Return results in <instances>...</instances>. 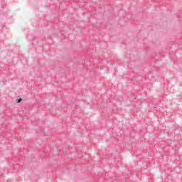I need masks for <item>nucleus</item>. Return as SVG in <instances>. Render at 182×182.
Segmentation results:
<instances>
[{
  "mask_svg": "<svg viewBox=\"0 0 182 182\" xmlns=\"http://www.w3.org/2000/svg\"><path fill=\"white\" fill-rule=\"evenodd\" d=\"M22 102V98H19L17 100V103H21Z\"/></svg>",
  "mask_w": 182,
  "mask_h": 182,
  "instance_id": "1",
  "label": "nucleus"
}]
</instances>
